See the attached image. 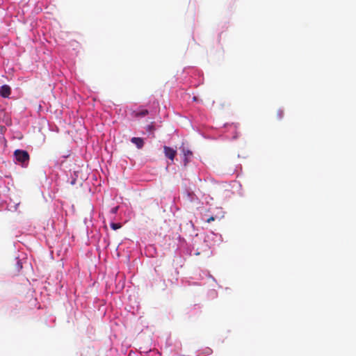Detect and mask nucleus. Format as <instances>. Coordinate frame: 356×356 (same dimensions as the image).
I'll list each match as a JSON object with an SVG mask.
<instances>
[{"label": "nucleus", "mask_w": 356, "mask_h": 356, "mask_svg": "<svg viewBox=\"0 0 356 356\" xmlns=\"http://www.w3.org/2000/svg\"><path fill=\"white\" fill-rule=\"evenodd\" d=\"M153 129H154V127H153V126H152V125H149V126H148V130H149V131H152V130H153Z\"/></svg>", "instance_id": "11"}, {"label": "nucleus", "mask_w": 356, "mask_h": 356, "mask_svg": "<svg viewBox=\"0 0 356 356\" xmlns=\"http://www.w3.org/2000/svg\"><path fill=\"white\" fill-rule=\"evenodd\" d=\"M14 156L17 161L24 164L29 161V154L26 151L17 149L14 152Z\"/></svg>", "instance_id": "1"}, {"label": "nucleus", "mask_w": 356, "mask_h": 356, "mask_svg": "<svg viewBox=\"0 0 356 356\" xmlns=\"http://www.w3.org/2000/svg\"><path fill=\"white\" fill-rule=\"evenodd\" d=\"M163 151L165 156L168 158L169 159L173 161L175 156L177 155V151L174 149L172 147H170L168 146H164L163 147Z\"/></svg>", "instance_id": "2"}, {"label": "nucleus", "mask_w": 356, "mask_h": 356, "mask_svg": "<svg viewBox=\"0 0 356 356\" xmlns=\"http://www.w3.org/2000/svg\"><path fill=\"white\" fill-rule=\"evenodd\" d=\"M122 227L121 224L120 223H111V227L113 229V230H116L118 229H120V227Z\"/></svg>", "instance_id": "8"}, {"label": "nucleus", "mask_w": 356, "mask_h": 356, "mask_svg": "<svg viewBox=\"0 0 356 356\" xmlns=\"http://www.w3.org/2000/svg\"><path fill=\"white\" fill-rule=\"evenodd\" d=\"M215 220V218L213 216H211L210 218H209L207 220V222L209 223L212 221H214Z\"/></svg>", "instance_id": "10"}, {"label": "nucleus", "mask_w": 356, "mask_h": 356, "mask_svg": "<svg viewBox=\"0 0 356 356\" xmlns=\"http://www.w3.org/2000/svg\"><path fill=\"white\" fill-rule=\"evenodd\" d=\"M11 89L9 86L3 85L0 87V96L2 97H8L10 95Z\"/></svg>", "instance_id": "3"}, {"label": "nucleus", "mask_w": 356, "mask_h": 356, "mask_svg": "<svg viewBox=\"0 0 356 356\" xmlns=\"http://www.w3.org/2000/svg\"><path fill=\"white\" fill-rule=\"evenodd\" d=\"M149 114V111L147 109H143L136 113L137 116L143 117Z\"/></svg>", "instance_id": "6"}, {"label": "nucleus", "mask_w": 356, "mask_h": 356, "mask_svg": "<svg viewBox=\"0 0 356 356\" xmlns=\"http://www.w3.org/2000/svg\"><path fill=\"white\" fill-rule=\"evenodd\" d=\"M17 271H19L22 268V262L19 260H17Z\"/></svg>", "instance_id": "9"}, {"label": "nucleus", "mask_w": 356, "mask_h": 356, "mask_svg": "<svg viewBox=\"0 0 356 356\" xmlns=\"http://www.w3.org/2000/svg\"><path fill=\"white\" fill-rule=\"evenodd\" d=\"M131 142L132 143H134V145H136V146L138 148V149H141L143 145H144V141H143V139L141 138H138V137H133L131 139Z\"/></svg>", "instance_id": "4"}, {"label": "nucleus", "mask_w": 356, "mask_h": 356, "mask_svg": "<svg viewBox=\"0 0 356 356\" xmlns=\"http://www.w3.org/2000/svg\"><path fill=\"white\" fill-rule=\"evenodd\" d=\"M284 111L282 109H279L277 111V118L278 120H281L282 119V118L284 117Z\"/></svg>", "instance_id": "7"}, {"label": "nucleus", "mask_w": 356, "mask_h": 356, "mask_svg": "<svg viewBox=\"0 0 356 356\" xmlns=\"http://www.w3.org/2000/svg\"><path fill=\"white\" fill-rule=\"evenodd\" d=\"M182 152L185 157V162H187V158L192 156V152L189 149H185L184 148L182 149Z\"/></svg>", "instance_id": "5"}, {"label": "nucleus", "mask_w": 356, "mask_h": 356, "mask_svg": "<svg viewBox=\"0 0 356 356\" xmlns=\"http://www.w3.org/2000/svg\"><path fill=\"white\" fill-rule=\"evenodd\" d=\"M117 210H118V207H115V208H113V209H112V211H113V213H115V212L117 211Z\"/></svg>", "instance_id": "12"}]
</instances>
